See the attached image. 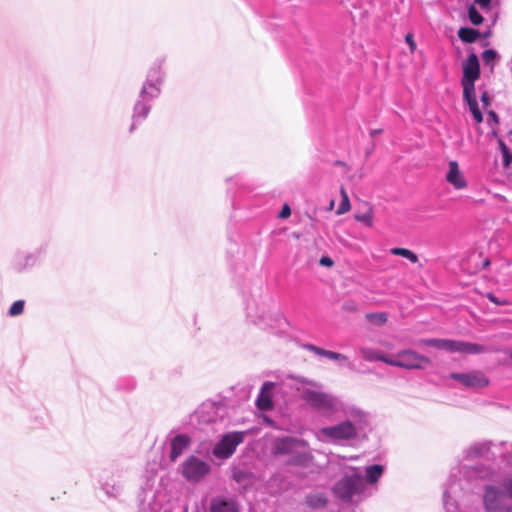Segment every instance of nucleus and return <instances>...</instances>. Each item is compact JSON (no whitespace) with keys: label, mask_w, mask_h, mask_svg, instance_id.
Segmentation results:
<instances>
[{"label":"nucleus","mask_w":512,"mask_h":512,"mask_svg":"<svg viewBox=\"0 0 512 512\" xmlns=\"http://www.w3.org/2000/svg\"><path fill=\"white\" fill-rule=\"evenodd\" d=\"M334 417H343L344 420L331 426L322 427L317 432L320 441L342 443L354 440L360 430L368 423V414L354 404H348Z\"/></svg>","instance_id":"obj_1"},{"label":"nucleus","mask_w":512,"mask_h":512,"mask_svg":"<svg viewBox=\"0 0 512 512\" xmlns=\"http://www.w3.org/2000/svg\"><path fill=\"white\" fill-rule=\"evenodd\" d=\"M161 82L162 72L160 66L152 67L149 70L147 74V79L140 90L139 99L136 101L133 108V122L130 127L131 132L135 129L137 123L147 118L151 110L150 102L153 99L158 98V96L160 95Z\"/></svg>","instance_id":"obj_2"},{"label":"nucleus","mask_w":512,"mask_h":512,"mask_svg":"<svg viewBox=\"0 0 512 512\" xmlns=\"http://www.w3.org/2000/svg\"><path fill=\"white\" fill-rule=\"evenodd\" d=\"M301 398L312 409L327 417H334L340 410H345L349 403L330 393L306 388L301 392Z\"/></svg>","instance_id":"obj_3"},{"label":"nucleus","mask_w":512,"mask_h":512,"mask_svg":"<svg viewBox=\"0 0 512 512\" xmlns=\"http://www.w3.org/2000/svg\"><path fill=\"white\" fill-rule=\"evenodd\" d=\"M366 483L364 477L357 471L345 475L334 486V494L343 501H358L365 496Z\"/></svg>","instance_id":"obj_4"},{"label":"nucleus","mask_w":512,"mask_h":512,"mask_svg":"<svg viewBox=\"0 0 512 512\" xmlns=\"http://www.w3.org/2000/svg\"><path fill=\"white\" fill-rule=\"evenodd\" d=\"M210 471V464L194 455L187 457L179 466V473L191 483L202 481Z\"/></svg>","instance_id":"obj_5"},{"label":"nucleus","mask_w":512,"mask_h":512,"mask_svg":"<svg viewBox=\"0 0 512 512\" xmlns=\"http://www.w3.org/2000/svg\"><path fill=\"white\" fill-rule=\"evenodd\" d=\"M429 363V358L420 355L411 349L399 351L396 355L391 356L387 361V364L390 366L404 369H423L425 365Z\"/></svg>","instance_id":"obj_6"},{"label":"nucleus","mask_w":512,"mask_h":512,"mask_svg":"<svg viewBox=\"0 0 512 512\" xmlns=\"http://www.w3.org/2000/svg\"><path fill=\"white\" fill-rule=\"evenodd\" d=\"M246 432L234 431L225 434L214 446L212 453L218 459H228L233 455L237 446L244 441Z\"/></svg>","instance_id":"obj_7"},{"label":"nucleus","mask_w":512,"mask_h":512,"mask_svg":"<svg viewBox=\"0 0 512 512\" xmlns=\"http://www.w3.org/2000/svg\"><path fill=\"white\" fill-rule=\"evenodd\" d=\"M480 76V65L476 54H470L463 64V76L461 79V85L463 92L466 96H469L472 91H475V81Z\"/></svg>","instance_id":"obj_8"},{"label":"nucleus","mask_w":512,"mask_h":512,"mask_svg":"<svg viewBox=\"0 0 512 512\" xmlns=\"http://www.w3.org/2000/svg\"><path fill=\"white\" fill-rule=\"evenodd\" d=\"M507 496L503 490L496 486L489 485L485 488L483 502L488 512H507L509 506L506 502Z\"/></svg>","instance_id":"obj_9"},{"label":"nucleus","mask_w":512,"mask_h":512,"mask_svg":"<svg viewBox=\"0 0 512 512\" xmlns=\"http://www.w3.org/2000/svg\"><path fill=\"white\" fill-rule=\"evenodd\" d=\"M462 489V480L456 479V476L452 474L443 492V504L446 512H459L456 497Z\"/></svg>","instance_id":"obj_10"},{"label":"nucleus","mask_w":512,"mask_h":512,"mask_svg":"<svg viewBox=\"0 0 512 512\" xmlns=\"http://www.w3.org/2000/svg\"><path fill=\"white\" fill-rule=\"evenodd\" d=\"M449 377L467 388H484L489 384V379L483 372L478 370L467 373H451Z\"/></svg>","instance_id":"obj_11"},{"label":"nucleus","mask_w":512,"mask_h":512,"mask_svg":"<svg viewBox=\"0 0 512 512\" xmlns=\"http://www.w3.org/2000/svg\"><path fill=\"white\" fill-rule=\"evenodd\" d=\"M495 445V443H492L490 441L476 442L467 448L466 455L469 458H495L497 450L495 448Z\"/></svg>","instance_id":"obj_12"},{"label":"nucleus","mask_w":512,"mask_h":512,"mask_svg":"<svg viewBox=\"0 0 512 512\" xmlns=\"http://www.w3.org/2000/svg\"><path fill=\"white\" fill-rule=\"evenodd\" d=\"M191 438L187 434H177L170 439L169 459L175 462L190 446Z\"/></svg>","instance_id":"obj_13"},{"label":"nucleus","mask_w":512,"mask_h":512,"mask_svg":"<svg viewBox=\"0 0 512 512\" xmlns=\"http://www.w3.org/2000/svg\"><path fill=\"white\" fill-rule=\"evenodd\" d=\"M445 179L457 190L464 189L467 186L465 177L461 172L457 161L455 160L449 161L448 171L446 173Z\"/></svg>","instance_id":"obj_14"},{"label":"nucleus","mask_w":512,"mask_h":512,"mask_svg":"<svg viewBox=\"0 0 512 512\" xmlns=\"http://www.w3.org/2000/svg\"><path fill=\"white\" fill-rule=\"evenodd\" d=\"M300 440L293 437H284L276 439L274 442V452L276 454H289L291 453L299 444Z\"/></svg>","instance_id":"obj_15"},{"label":"nucleus","mask_w":512,"mask_h":512,"mask_svg":"<svg viewBox=\"0 0 512 512\" xmlns=\"http://www.w3.org/2000/svg\"><path fill=\"white\" fill-rule=\"evenodd\" d=\"M211 512H238L236 503L231 499L215 498L211 502Z\"/></svg>","instance_id":"obj_16"},{"label":"nucleus","mask_w":512,"mask_h":512,"mask_svg":"<svg viewBox=\"0 0 512 512\" xmlns=\"http://www.w3.org/2000/svg\"><path fill=\"white\" fill-rule=\"evenodd\" d=\"M457 340H449V339H427L424 340L423 343L427 346L434 347L440 350H446L448 352H456L457 351Z\"/></svg>","instance_id":"obj_17"},{"label":"nucleus","mask_w":512,"mask_h":512,"mask_svg":"<svg viewBox=\"0 0 512 512\" xmlns=\"http://www.w3.org/2000/svg\"><path fill=\"white\" fill-rule=\"evenodd\" d=\"M35 263L36 257L31 253H18L13 260V266L17 271H23Z\"/></svg>","instance_id":"obj_18"},{"label":"nucleus","mask_w":512,"mask_h":512,"mask_svg":"<svg viewBox=\"0 0 512 512\" xmlns=\"http://www.w3.org/2000/svg\"><path fill=\"white\" fill-rule=\"evenodd\" d=\"M272 386H273V384L269 383V382L264 383V385L262 386L260 394L256 400L257 407L260 410L267 411V410L272 409L273 402H272V399H271L269 393L267 392V389H270Z\"/></svg>","instance_id":"obj_19"},{"label":"nucleus","mask_w":512,"mask_h":512,"mask_svg":"<svg viewBox=\"0 0 512 512\" xmlns=\"http://www.w3.org/2000/svg\"><path fill=\"white\" fill-rule=\"evenodd\" d=\"M360 353L362 357L367 361H381L387 364V361L391 356L384 355L380 350L369 348V347H361Z\"/></svg>","instance_id":"obj_20"},{"label":"nucleus","mask_w":512,"mask_h":512,"mask_svg":"<svg viewBox=\"0 0 512 512\" xmlns=\"http://www.w3.org/2000/svg\"><path fill=\"white\" fill-rule=\"evenodd\" d=\"M102 489L108 497L118 498L123 492V483L121 481L105 480L102 483Z\"/></svg>","instance_id":"obj_21"},{"label":"nucleus","mask_w":512,"mask_h":512,"mask_svg":"<svg viewBox=\"0 0 512 512\" xmlns=\"http://www.w3.org/2000/svg\"><path fill=\"white\" fill-rule=\"evenodd\" d=\"M306 348L309 351L315 353L316 355L323 356V357H326L331 360L342 361V362H345L347 360V357L343 354L325 350V349L319 348L312 344L307 345Z\"/></svg>","instance_id":"obj_22"},{"label":"nucleus","mask_w":512,"mask_h":512,"mask_svg":"<svg viewBox=\"0 0 512 512\" xmlns=\"http://www.w3.org/2000/svg\"><path fill=\"white\" fill-rule=\"evenodd\" d=\"M463 98L467 102L469 106V110L473 115L474 120L476 123H481L483 121L482 113L478 107L477 99L475 96V91H472V93L469 96L465 95V92H463Z\"/></svg>","instance_id":"obj_23"},{"label":"nucleus","mask_w":512,"mask_h":512,"mask_svg":"<svg viewBox=\"0 0 512 512\" xmlns=\"http://www.w3.org/2000/svg\"><path fill=\"white\" fill-rule=\"evenodd\" d=\"M456 352L466 354H480L486 352V348L476 343L458 341Z\"/></svg>","instance_id":"obj_24"},{"label":"nucleus","mask_w":512,"mask_h":512,"mask_svg":"<svg viewBox=\"0 0 512 512\" xmlns=\"http://www.w3.org/2000/svg\"><path fill=\"white\" fill-rule=\"evenodd\" d=\"M496 457L500 456L507 464L512 466V443L501 442L495 445Z\"/></svg>","instance_id":"obj_25"},{"label":"nucleus","mask_w":512,"mask_h":512,"mask_svg":"<svg viewBox=\"0 0 512 512\" xmlns=\"http://www.w3.org/2000/svg\"><path fill=\"white\" fill-rule=\"evenodd\" d=\"M383 473V466L381 465H371L366 468V476H365V483L373 484L375 483L382 475Z\"/></svg>","instance_id":"obj_26"},{"label":"nucleus","mask_w":512,"mask_h":512,"mask_svg":"<svg viewBox=\"0 0 512 512\" xmlns=\"http://www.w3.org/2000/svg\"><path fill=\"white\" fill-rule=\"evenodd\" d=\"M160 505L154 501V495L146 496L139 504L140 512H160Z\"/></svg>","instance_id":"obj_27"},{"label":"nucleus","mask_w":512,"mask_h":512,"mask_svg":"<svg viewBox=\"0 0 512 512\" xmlns=\"http://www.w3.org/2000/svg\"><path fill=\"white\" fill-rule=\"evenodd\" d=\"M327 503V498L321 494H310L306 497V504L311 508H321Z\"/></svg>","instance_id":"obj_28"},{"label":"nucleus","mask_w":512,"mask_h":512,"mask_svg":"<svg viewBox=\"0 0 512 512\" xmlns=\"http://www.w3.org/2000/svg\"><path fill=\"white\" fill-rule=\"evenodd\" d=\"M459 38L466 43H473L479 36V32L472 28L463 27L458 31Z\"/></svg>","instance_id":"obj_29"},{"label":"nucleus","mask_w":512,"mask_h":512,"mask_svg":"<svg viewBox=\"0 0 512 512\" xmlns=\"http://www.w3.org/2000/svg\"><path fill=\"white\" fill-rule=\"evenodd\" d=\"M392 255L401 256L408 259L412 263L418 262V256L407 248L395 247L390 249Z\"/></svg>","instance_id":"obj_30"},{"label":"nucleus","mask_w":512,"mask_h":512,"mask_svg":"<svg viewBox=\"0 0 512 512\" xmlns=\"http://www.w3.org/2000/svg\"><path fill=\"white\" fill-rule=\"evenodd\" d=\"M340 194H341L342 200H341V202H340V204H339V206H338V208L336 210V214L337 215L345 214L351 208L348 194H347L346 190L343 187H341V189H340Z\"/></svg>","instance_id":"obj_31"},{"label":"nucleus","mask_w":512,"mask_h":512,"mask_svg":"<svg viewBox=\"0 0 512 512\" xmlns=\"http://www.w3.org/2000/svg\"><path fill=\"white\" fill-rule=\"evenodd\" d=\"M25 302L24 300H17L10 306L8 314L11 317L19 316L24 311Z\"/></svg>","instance_id":"obj_32"},{"label":"nucleus","mask_w":512,"mask_h":512,"mask_svg":"<svg viewBox=\"0 0 512 512\" xmlns=\"http://www.w3.org/2000/svg\"><path fill=\"white\" fill-rule=\"evenodd\" d=\"M366 318L377 325H382L386 323L387 321V315L386 313L380 312V313H369L366 315Z\"/></svg>","instance_id":"obj_33"},{"label":"nucleus","mask_w":512,"mask_h":512,"mask_svg":"<svg viewBox=\"0 0 512 512\" xmlns=\"http://www.w3.org/2000/svg\"><path fill=\"white\" fill-rule=\"evenodd\" d=\"M468 16L472 24L480 25L483 22L482 15L477 11V9L472 5L468 9Z\"/></svg>","instance_id":"obj_34"},{"label":"nucleus","mask_w":512,"mask_h":512,"mask_svg":"<svg viewBox=\"0 0 512 512\" xmlns=\"http://www.w3.org/2000/svg\"><path fill=\"white\" fill-rule=\"evenodd\" d=\"M355 219L368 227H372L373 225V213L371 210H368L363 214L355 215Z\"/></svg>","instance_id":"obj_35"},{"label":"nucleus","mask_w":512,"mask_h":512,"mask_svg":"<svg viewBox=\"0 0 512 512\" xmlns=\"http://www.w3.org/2000/svg\"><path fill=\"white\" fill-rule=\"evenodd\" d=\"M501 486H502L503 492L506 494V496L508 498L512 499V475L504 478Z\"/></svg>","instance_id":"obj_36"},{"label":"nucleus","mask_w":512,"mask_h":512,"mask_svg":"<svg viewBox=\"0 0 512 512\" xmlns=\"http://www.w3.org/2000/svg\"><path fill=\"white\" fill-rule=\"evenodd\" d=\"M496 56H497V53L492 49H487L482 53L483 61L486 63H489L492 60H494L496 58Z\"/></svg>","instance_id":"obj_37"},{"label":"nucleus","mask_w":512,"mask_h":512,"mask_svg":"<svg viewBox=\"0 0 512 512\" xmlns=\"http://www.w3.org/2000/svg\"><path fill=\"white\" fill-rule=\"evenodd\" d=\"M405 41L406 43L409 45V48H410V51L411 52H414L415 49H416V43L413 39V35L408 33L406 36H405Z\"/></svg>","instance_id":"obj_38"},{"label":"nucleus","mask_w":512,"mask_h":512,"mask_svg":"<svg viewBox=\"0 0 512 512\" xmlns=\"http://www.w3.org/2000/svg\"><path fill=\"white\" fill-rule=\"evenodd\" d=\"M290 214H291V209L288 204H285L279 213V218H281V219L288 218L290 216Z\"/></svg>","instance_id":"obj_39"},{"label":"nucleus","mask_w":512,"mask_h":512,"mask_svg":"<svg viewBox=\"0 0 512 512\" xmlns=\"http://www.w3.org/2000/svg\"><path fill=\"white\" fill-rule=\"evenodd\" d=\"M319 264H320L321 266L331 267V266H333L334 262H333V260H332L330 257H328V256H322V257L320 258V260H319Z\"/></svg>","instance_id":"obj_40"},{"label":"nucleus","mask_w":512,"mask_h":512,"mask_svg":"<svg viewBox=\"0 0 512 512\" xmlns=\"http://www.w3.org/2000/svg\"><path fill=\"white\" fill-rule=\"evenodd\" d=\"M481 101L484 103L485 106H488L489 105V101H490V98H489V95L487 92H483L482 95H481Z\"/></svg>","instance_id":"obj_41"},{"label":"nucleus","mask_w":512,"mask_h":512,"mask_svg":"<svg viewBox=\"0 0 512 512\" xmlns=\"http://www.w3.org/2000/svg\"><path fill=\"white\" fill-rule=\"evenodd\" d=\"M481 8H487L490 5L491 0H475Z\"/></svg>","instance_id":"obj_42"},{"label":"nucleus","mask_w":512,"mask_h":512,"mask_svg":"<svg viewBox=\"0 0 512 512\" xmlns=\"http://www.w3.org/2000/svg\"><path fill=\"white\" fill-rule=\"evenodd\" d=\"M488 298H489V300H490L491 302H493V303H495V304H500V302L497 300V298H496L494 295L489 294V295H488Z\"/></svg>","instance_id":"obj_43"},{"label":"nucleus","mask_w":512,"mask_h":512,"mask_svg":"<svg viewBox=\"0 0 512 512\" xmlns=\"http://www.w3.org/2000/svg\"><path fill=\"white\" fill-rule=\"evenodd\" d=\"M335 202L334 200H331L328 206V210H332L334 208Z\"/></svg>","instance_id":"obj_44"},{"label":"nucleus","mask_w":512,"mask_h":512,"mask_svg":"<svg viewBox=\"0 0 512 512\" xmlns=\"http://www.w3.org/2000/svg\"><path fill=\"white\" fill-rule=\"evenodd\" d=\"M381 131L380 130H373L371 131V136H374L376 135L377 133H380Z\"/></svg>","instance_id":"obj_45"},{"label":"nucleus","mask_w":512,"mask_h":512,"mask_svg":"<svg viewBox=\"0 0 512 512\" xmlns=\"http://www.w3.org/2000/svg\"><path fill=\"white\" fill-rule=\"evenodd\" d=\"M203 412H204V408H202V409L198 412V414H201V413H203Z\"/></svg>","instance_id":"obj_46"},{"label":"nucleus","mask_w":512,"mask_h":512,"mask_svg":"<svg viewBox=\"0 0 512 512\" xmlns=\"http://www.w3.org/2000/svg\"><path fill=\"white\" fill-rule=\"evenodd\" d=\"M510 358L512 359V351H511V354H510Z\"/></svg>","instance_id":"obj_47"}]
</instances>
